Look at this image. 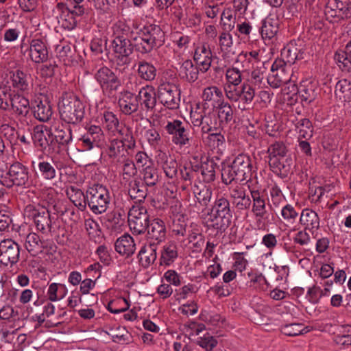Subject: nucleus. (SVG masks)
<instances>
[{
  "label": "nucleus",
  "mask_w": 351,
  "mask_h": 351,
  "mask_svg": "<svg viewBox=\"0 0 351 351\" xmlns=\"http://www.w3.org/2000/svg\"><path fill=\"white\" fill-rule=\"evenodd\" d=\"M292 69L283 60H275L271 67V73L267 77V82L274 88H277L290 82Z\"/></svg>",
  "instance_id": "obj_11"
},
{
  "label": "nucleus",
  "mask_w": 351,
  "mask_h": 351,
  "mask_svg": "<svg viewBox=\"0 0 351 351\" xmlns=\"http://www.w3.org/2000/svg\"><path fill=\"white\" fill-rule=\"evenodd\" d=\"M210 212L232 218L230 202L224 196H217L212 206Z\"/></svg>",
  "instance_id": "obj_49"
},
{
  "label": "nucleus",
  "mask_w": 351,
  "mask_h": 351,
  "mask_svg": "<svg viewBox=\"0 0 351 351\" xmlns=\"http://www.w3.org/2000/svg\"><path fill=\"white\" fill-rule=\"evenodd\" d=\"M300 224L306 230L313 233L320 227V219L318 214L312 209L304 208L300 215Z\"/></svg>",
  "instance_id": "obj_26"
},
{
  "label": "nucleus",
  "mask_w": 351,
  "mask_h": 351,
  "mask_svg": "<svg viewBox=\"0 0 351 351\" xmlns=\"http://www.w3.org/2000/svg\"><path fill=\"white\" fill-rule=\"evenodd\" d=\"M253 173L250 157L241 154L234 158L231 165L222 168L221 180L226 185L230 184L233 181L248 182L251 180Z\"/></svg>",
  "instance_id": "obj_1"
},
{
  "label": "nucleus",
  "mask_w": 351,
  "mask_h": 351,
  "mask_svg": "<svg viewBox=\"0 0 351 351\" xmlns=\"http://www.w3.org/2000/svg\"><path fill=\"white\" fill-rule=\"evenodd\" d=\"M140 107L142 108L141 113L143 118L147 116L149 112H152L156 105V97L155 88L152 85H146L141 88L136 95Z\"/></svg>",
  "instance_id": "obj_19"
},
{
  "label": "nucleus",
  "mask_w": 351,
  "mask_h": 351,
  "mask_svg": "<svg viewBox=\"0 0 351 351\" xmlns=\"http://www.w3.org/2000/svg\"><path fill=\"white\" fill-rule=\"evenodd\" d=\"M199 68L194 64L191 60H184L178 69V75L180 79L189 83H193L199 76Z\"/></svg>",
  "instance_id": "obj_33"
},
{
  "label": "nucleus",
  "mask_w": 351,
  "mask_h": 351,
  "mask_svg": "<svg viewBox=\"0 0 351 351\" xmlns=\"http://www.w3.org/2000/svg\"><path fill=\"white\" fill-rule=\"evenodd\" d=\"M193 194L197 202L203 206H206L210 202L213 195L211 187L204 184H195L193 188Z\"/></svg>",
  "instance_id": "obj_48"
},
{
  "label": "nucleus",
  "mask_w": 351,
  "mask_h": 351,
  "mask_svg": "<svg viewBox=\"0 0 351 351\" xmlns=\"http://www.w3.org/2000/svg\"><path fill=\"white\" fill-rule=\"evenodd\" d=\"M27 217L33 221L37 230L47 234L51 232V220L49 212L44 208L36 209L34 206L28 205L25 210Z\"/></svg>",
  "instance_id": "obj_15"
},
{
  "label": "nucleus",
  "mask_w": 351,
  "mask_h": 351,
  "mask_svg": "<svg viewBox=\"0 0 351 351\" xmlns=\"http://www.w3.org/2000/svg\"><path fill=\"white\" fill-rule=\"evenodd\" d=\"M45 246V242L36 233L30 232L27 234L25 247L32 256H35L42 252Z\"/></svg>",
  "instance_id": "obj_38"
},
{
  "label": "nucleus",
  "mask_w": 351,
  "mask_h": 351,
  "mask_svg": "<svg viewBox=\"0 0 351 351\" xmlns=\"http://www.w3.org/2000/svg\"><path fill=\"white\" fill-rule=\"evenodd\" d=\"M27 50L30 60L36 64L44 63L48 60V49L45 42L41 39L32 40Z\"/></svg>",
  "instance_id": "obj_23"
},
{
  "label": "nucleus",
  "mask_w": 351,
  "mask_h": 351,
  "mask_svg": "<svg viewBox=\"0 0 351 351\" xmlns=\"http://www.w3.org/2000/svg\"><path fill=\"white\" fill-rule=\"evenodd\" d=\"M339 67L343 71H351V38L347 43L343 51H338L335 55Z\"/></svg>",
  "instance_id": "obj_44"
},
{
  "label": "nucleus",
  "mask_w": 351,
  "mask_h": 351,
  "mask_svg": "<svg viewBox=\"0 0 351 351\" xmlns=\"http://www.w3.org/2000/svg\"><path fill=\"white\" fill-rule=\"evenodd\" d=\"M250 195L252 201V212L256 217V226L258 229H265L268 219L266 199L263 191L255 189H250Z\"/></svg>",
  "instance_id": "obj_10"
},
{
  "label": "nucleus",
  "mask_w": 351,
  "mask_h": 351,
  "mask_svg": "<svg viewBox=\"0 0 351 351\" xmlns=\"http://www.w3.org/2000/svg\"><path fill=\"white\" fill-rule=\"evenodd\" d=\"M146 230L149 237L156 241L158 244L165 238V225L164 221L160 219H154L148 222Z\"/></svg>",
  "instance_id": "obj_37"
},
{
  "label": "nucleus",
  "mask_w": 351,
  "mask_h": 351,
  "mask_svg": "<svg viewBox=\"0 0 351 351\" xmlns=\"http://www.w3.org/2000/svg\"><path fill=\"white\" fill-rule=\"evenodd\" d=\"M20 247L12 239H4L0 242V263L13 265L19 259Z\"/></svg>",
  "instance_id": "obj_17"
},
{
  "label": "nucleus",
  "mask_w": 351,
  "mask_h": 351,
  "mask_svg": "<svg viewBox=\"0 0 351 351\" xmlns=\"http://www.w3.org/2000/svg\"><path fill=\"white\" fill-rule=\"evenodd\" d=\"M35 175L38 178H41L44 180H52L56 177L57 171L53 166L49 162L40 161L34 167Z\"/></svg>",
  "instance_id": "obj_45"
},
{
  "label": "nucleus",
  "mask_w": 351,
  "mask_h": 351,
  "mask_svg": "<svg viewBox=\"0 0 351 351\" xmlns=\"http://www.w3.org/2000/svg\"><path fill=\"white\" fill-rule=\"evenodd\" d=\"M288 149L282 141H276L271 144L267 149L269 161L283 159L287 156Z\"/></svg>",
  "instance_id": "obj_55"
},
{
  "label": "nucleus",
  "mask_w": 351,
  "mask_h": 351,
  "mask_svg": "<svg viewBox=\"0 0 351 351\" xmlns=\"http://www.w3.org/2000/svg\"><path fill=\"white\" fill-rule=\"evenodd\" d=\"M36 106L34 109V117L42 122L48 121L52 116V108L49 103L45 101H36Z\"/></svg>",
  "instance_id": "obj_53"
},
{
  "label": "nucleus",
  "mask_w": 351,
  "mask_h": 351,
  "mask_svg": "<svg viewBox=\"0 0 351 351\" xmlns=\"http://www.w3.org/2000/svg\"><path fill=\"white\" fill-rule=\"evenodd\" d=\"M112 29L114 38L112 47L117 64L121 66L128 65L131 62L130 56L134 47V44L126 37L128 27L123 23L119 22L113 25Z\"/></svg>",
  "instance_id": "obj_3"
},
{
  "label": "nucleus",
  "mask_w": 351,
  "mask_h": 351,
  "mask_svg": "<svg viewBox=\"0 0 351 351\" xmlns=\"http://www.w3.org/2000/svg\"><path fill=\"white\" fill-rule=\"evenodd\" d=\"M110 203V192L101 184H93L86 189V206L95 215L104 213Z\"/></svg>",
  "instance_id": "obj_5"
},
{
  "label": "nucleus",
  "mask_w": 351,
  "mask_h": 351,
  "mask_svg": "<svg viewBox=\"0 0 351 351\" xmlns=\"http://www.w3.org/2000/svg\"><path fill=\"white\" fill-rule=\"evenodd\" d=\"M104 132L100 126L90 125L87 128V132L80 138L82 147L85 150H90L94 147H98L104 140Z\"/></svg>",
  "instance_id": "obj_22"
},
{
  "label": "nucleus",
  "mask_w": 351,
  "mask_h": 351,
  "mask_svg": "<svg viewBox=\"0 0 351 351\" xmlns=\"http://www.w3.org/2000/svg\"><path fill=\"white\" fill-rule=\"evenodd\" d=\"M121 111L125 115L134 114L135 121L143 120L141 113L142 108L140 107L137 95L128 90L121 92L118 101Z\"/></svg>",
  "instance_id": "obj_14"
},
{
  "label": "nucleus",
  "mask_w": 351,
  "mask_h": 351,
  "mask_svg": "<svg viewBox=\"0 0 351 351\" xmlns=\"http://www.w3.org/2000/svg\"><path fill=\"white\" fill-rule=\"evenodd\" d=\"M330 8H335L346 18L351 17V0H328Z\"/></svg>",
  "instance_id": "obj_63"
},
{
  "label": "nucleus",
  "mask_w": 351,
  "mask_h": 351,
  "mask_svg": "<svg viewBox=\"0 0 351 351\" xmlns=\"http://www.w3.org/2000/svg\"><path fill=\"white\" fill-rule=\"evenodd\" d=\"M255 97V90L248 84L243 83L229 94L226 97L231 102H239L238 109L243 111L247 109Z\"/></svg>",
  "instance_id": "obj_16"
},
{
  "label": "nucleus",
  "mask_w": 351,
  "mask_h": 351,
  "mask_svg": "<svg viewBox=\"0 0 351 351\" xmlns=\"http://www.w3.org/2000/svg\"><path fill=\"white\" fill-rule=\"evenodd\" d=\"M292 160L287 156L283 159L269 161V165L274 173L282 177L287 176L291 171Z\"/></svg>",
  "instance_id": "obj_51"
},
{
  "label": "nucleus",
  "mask_w": 351,
  "mask_h": 351,
  "mask_svg": "<svg viewBox=\"0 0 351 351\" xmlns=\"http://www.w3.org/2000/svg\"><path fill=\"white\" fill-rule=\"evenodd\" d=\"M158 243L149 242L145 243L138 252L139 263L144 268L154 263L157 258Z\"/></svg>",
  "instance_id": "obj_27"
},
{
  "label": "nucleus",
  "mask_w": 351,
  "mask_h": 351,
  "mask_svg": "<svg viewBox=\"0 0 351 351\" xmlns=\"http://www.w3.org/2000/svg\"><path fill=\"white\" fill-rule=\"evenodd\" d=\"M230 31L225 30L221 32L219 36V46L222 53V57L226 58H230L231 55L234 54V51L232 50L233 47V38Z\"/></svg>",
  "instance_id": "obj_46"
},
{
  "label": "nucleus",
  "mask_w": 351,
  "mask_h": 351,
  "mask_svg": "<svg viewBox=\"0 0 351 351\" xmlns=\"http://www.w3.org/2000/svg\"><path fill=\"white\" fill-rule=\"evenodd\" d=\"M66 293L67 289L64 285L53 282L48 287L47 297L50 302H56L63 299Z\"/></svg>",
  "instance_id": "obj_56"
},
{
  "label": "nucleus",
  "mask_w": 351,
  "mask_h": 351,
  "mask_svg": "<svg viewBox=\"0 0 351 351\" xmlns=\"http://www.w3.org/2000/svg\"><path fill=\"white\" fill-rule=\"evenodd\" d=\"M160 102L169 109H178L180 102V90L177 85L171 82H162L157 88Z\"/></svg>",
  "instance_id": "obj_9"
},
{
  "label": "nucleus",
  "mask_w": 351,
  "mask_h": 351,
  "mask_svg": "<svg viewBox=\"0 0 351 351\" xmlns=\"http://www.w3.org/2000/svg\"><path fill=\"white\" fill-rule=\"evenodd\" d=\"M156 161L162 167L167 177L172 179L176 176L178 163L173 156L161 149H158L156 151Z\"/></svg>",
  "instance_id": "obj_24"
},
{
  "label": "nucleus",
  "mask_w": 351,
  "mask_h": 351,
  "mask_svg": "<svg viewBox=\"0 0 351 351\" xmlns=\"http://www.w3.org/2000/svg\"><path fill=\"white\" fill-rule=\"evenodd\" d=\"M335 95L341 102L351 101V82L346 79L338 81L335 86Z\"/></svg>",
  "instance_id": "obj_52"
},
{
  "label": "nucleus",
  "mask_w": 351,
  "mask_h": 351,
  "mask_svg": "<svg viewBox=\"0 0 351 351\" xmlns=\"http://www.w3.org/2000/svg\"><path fill=\"white\" fill-rule=\"evenodd\" d=\"M284 99L287 100L289 104H293L297 100V92L301 97V100L307 104L313 102L317 97V86L313 82L304 80L300 83V88L293 84H290L283 89Z\"/></svg>",
  "instance_id": "obj_6"
},
{
  "label": "nucleus",
  "mask_w": 351,
  "mask_h": 351,
  "mask_svg": "<svg viewBox=\"0 0 351 351\" xmlns=\"http://www.w3.org/2000/svg\"><path fill=\"white\" fill-rule=\"evenodd\" d=\"M187 124L181 120L173 119L167 121L165 130L168 134L171 136L173 143L179 147H184L189 144V133L186 130Z\"/></svg>",
  "instance_id": "obj_13"
},
{
  "label": "nucleus",
  "mask_w": 351,
  "mask_h": 351,
  "mask_svg": "<svg viewBox=\"0 0 351 351\" xmlns=\"http://www.w3.org/2000/svg\"><path fill=\"white\" fill-rule=\"evenodd\" d=\"M135 66L137 67L136 73L140 79L147 82H152L155 80L157 70L153 64L142 60L138 61Z\"/></svg>",
  "instance_id": "obj_41"
},
{
  "label": "nucleus",
  "mask_w": 351,
  "mask_h": 351,
  "mask_svg": "<svg viewBox=\"0 0 351 351\" xmlns=\"http://www.w3.org/2000/svg\"><path fill=\"white\" fill-rule=\"evenodd\" d=\"M100 119L101 124L104 129L108 132L114 134L117 132L119 134L123 135L124 131L120 128V123L116 114L112 112L104 110L97 117Z\"/></svg>",
  "instance_id": "obj_28"
},
{
  "label": "nucleus",
  "mask_w": 351,
  "mask_h": 351,
  "mask_svg": "<svg viewBox=\"0 0 351 351\" xmlns=\"http://www.w3.org/2000/svg\"><path fill=\"white\" fill-rule=\"evenodd\" d=\"M10 105L14 113L20 118H25L29 113V100L23 95H13L10 98Z\"/></svg>",
  "instance_id": "obj_36"
},
{
  "label": "nucleus",
  "mask_w": 351,
  "mask_h": 351,
  "mask_svg": "<svg viewBox=\"0 0 351 351\" xmlns=\"http://www.w3.org/2000/svg\"><path fill=\"white\" fill-rule=\"evenodd\" d=\"M128 194L135 202H143L147 195V189L140 179L130 180L128 184Z\"/></svg>",
  "instance_id": "obj_30"
},
{
  "label": "nucleus",
  "mask_w": 351,
  "mask_h": 351,
  "mask_svg": "<svg viewBox=\"0 0 351 351\" xmlns=\"http://www.w3.org/2000/svg\"><path fill=\"white\" fill-rule=\"evenodd\" d=\"M299 139H309L313 136V129L312 123L308 119L299 120L295 125Z\"/></svg>",
  "instance_id": "obj_59"
},
{
  "label": "nucleus",
  "mask_w": 351,
  "mask_h": 351,
  "mask_svg": "<svg viewBox=\"0 0 351 351\" xmlns=\"http://www.w3.org/2000/svg\"><path fill=\"white\" fill-rule=\"evenodd\" d=\"M124 151V141L118 138H114L110 141L106 154L110 162L114 164L120 162V155Z\"/></svg>",
  "instance_id": "obj_47"
},
{
  "label": "nucleus",
  "mask_w": 351,
  "mask_h": 351,
  "mask_svg": "<svg viewBox=\"0 0 351 351\" xmlns=\"http://www.w3.org/2000/svg\"><path fill=\"white\" fill-rule=\"evenodd\" d=\"M62 120L69 124L80 123L85 115V106L78 96L73 93H62L58 102Z\"/></svg>",
  "instance_id": "obj_2"
},
{
  "label": "nucleus",
  "mask_w": 351,
  "mask_h": 351,
  "mask_svg": "<svg viewBox=\"0 0 351 351\" xmlns=\"http://www.w3.org/2000/svg\"><path fill=\"white\" fill-rule=\"evenodd\" d=\"M202 139L204 145L212 149H221L225 147V136L217 130L202 135Z\"/></svg>",
  "instance_id": "obj_42"
},
{
  "label": "nucleus",
  "mask_w": 351,
  "mask_h": 351,
  "mask_svg": "<svg viewBox=\"0 0 351 351\" xmlns=\"http://www.w3.org/2000/svg\"><path fill=\"white\" fill-rule=\"evenodd\" d=\"M224 95V91L215 85L205 87L201 95L203 108L206 110L211 106L213 109L225 99Z\"/></svg>",
  "instance_id": "obj_21"
},
{
  "label": "nucleus",
  "mask_w": 351,
  "mask_h": 351,
  "mask_svg": "<svg viewBox=\"0 0 351 351\" xmlns=\"http://www.w3.org/2000/svg\"><path fill=\"white\" fill-rule=\"evenodd\" d=\"M209 217L207 219L208 226L213 228L220 232H223L230 226L232 218L226 216L216 214L210 212L208 214Z\"/></svg>",
  "instance_id": "obj_43"
},
{
  "label": "nucleus",
  "mask_w": 351,
  "mask_h": 351,
  "mask_svg": "<svg viewBox=\"0 0 351 351\" xmlns=\"http://www.w3.org/2000/svg\"><path fill=\"white\" fill-rule=\"evenodd\" d=\"M178 256V247L175 241H169L165 243L161 250L159 258L160 265L165 266L171 265Z\"/></svg>",
  "instance_id": "obj_32"
},
{
  "label": "nucleus",
  "mask_w": 351,
  "mask_h": 351,
  "mask_svg": "<svg viewBox=\"0 0 351 351\" xmlns=\"http://www.w3.org/2000/svg\"><path fill=\"white\" fill-rule=\"evenodd\" d=\"M66 195L70 201L81 211L86 209V193L75 186H70L66 190Z\"/></svg>",
  "instance_id": "obj_40"
},
{
  "label": "nucleus",
  "mask_w": 351,
  "mask_h": 351,
  "mask_svg": "<svg viewBox=\"0 0 351 351\" xmlns=\"http://www.w3.org/2000/svg\"><path fill=\"white\" fill-rule=\"evenodd\" d=\"M110 335L112 341L117 343H128L131 340V335L124 328L112 330Z\"/></svg>",
  "instance_id": "obj_64"
},
{
  "label": "nucleus",
  "mask_w": 351,
  "mask_h": 351,
  "mask_svg": "<svg viewBox=\"0 0 351 351\" xmlns=\"http://www.w3.org/2000/svg\"><path fill=\"white\" fill-rule=\"evenodd\" d=\"M53 136V148L56 144L66 145L72 140V134L70 129L56 128Z\"/></svg>",
  "instance_id": "obj_60"
},
{
  "label": "nucleus",
  "mask_w": 351,
  "mask_h": 351,
  "mask_svg": "<svg viewBox=\"0 0 351 351\" xmlns=\"http://www.w3.org/2000/svg\"><path fill=\"white\" fill-rule=\"evenodd\" d=\"M143 183L146 186H155L159 180L158 169L153 165H148L141 171Z\"/></svg>",
  "instance_id": "obj_58"
},
{
  "label": "nucleus",
  "mask_w": 351,
  "mask_h": 351,
  "mask_svg": "<svg viewBox=\"0 0 351 351\" xmlns=\"http://www.w3.org/2000/svg\"><path fill=\"white\" fill-rule=\"evenodd\" d=\"M10 79L13 88L17 90L25 92L29 90L32 84L31 75L22 70L17 69L10 72Z\"/></svg>",
  "instance_id": "obj_29"
},
{
  "label": "nucleus",
  "mask_w": 351,
  "mask_h": 351,
  "mask_svg": "<svg viewBox=\"0 0 351 351\" xmlns=\"http://www.w3.org/2000/svg\"><path fill=\"white\" fill-rule=\"evenodd\" d=\"M114 247L117 253L129 257L134 253L136 245L133 238L130 235L125 234L117 239Z\"/></svg>",
  "instance_id": "obj_35"
},
{
  "label": "nucleus",
  "mask_w": 351,
  "mask_h": 351,
  "mask_svg": "<svg viewBox=\"0 0 351 351\" xmlns=\"http://www.w3.org/2000/svg\"><path fill=\"white\" fill-rule=\"evenodd\" d=\"M139 36L133 38L136 51L146 54L154 47H158L165 42V33L161 27L156 24L145 25L140 29Z\"/></svg>",
  "instance_id": "obj_4"
},
{
  "label": "nucleus",
  "mask_w": 351,
  "mask_h": 351,
  "mask_svg": "<svg viewBox=\"0 0 351 351\" xmlns=\"http://www.w3.org/2000/svg\"><path fill=\"white\" fill-rule=\"evenodd\" d=\"M32 138L36 147L45 149L47 147L53 148V136L51 130L45 125H36L32 133Z\"/></svg>",
  "instance_id": "obj_20"
},
{
  "label": "nucleus",
  "mask_w": 351,
  "mask_h": 351,
  "mask_svg": "<svg viewBox=\"0 0 351 351\" xmlns=\"http://www.w3.org/2000/svg\"><path fill=\"white\" fill-rule=\"evenodd\" d=\"M94 78L99 84L103 93L108 96L116 93L121 86V80L107 66L99 69L95 73Z\"/></svg>",
  "instance_id": "obj_8"
},
{
  "label": "nucleus",
  "mask_w": 351,
  "mask_h": 351,
  "mask_svg": "<svg viewBox=\"0 0 351 351\" xmlns=\"http://www.w3.org/2000/svg\"><path fill=\"white\" fill-rule=\"evenodd\" d=\"M243 71H241L237 67L232 66L226 69V82L223 86L225 96L227 93H231L232 90L239 87L242 82V75Z\"/></svg>",
  "instance_id": "obj_31"
},
{
  "label": "nucleus",
  "mask_w": 351,
  "mask_h": 351,
  "mask_svg": "<svg viewBox=\"0 0 351 351\" xmlns=\"http://www.w3.org/2000/svg\"><path fill=\"white\" fill-rule=\"evenodd\" d=\"M213 110L216 112L220 125H227L233 119V106L225 99Z\"/></svg>",
  "instance_id": "obj_39"
},
{
  "label": "nucleus",
  "mask_w": 351,
  "mask_h": 351,
  "mask_svg": "<svg viewBox=\"0 0 351 351\" xmlns=\"http://www.w3.org/2000/svg\"><path fill=\"white\" fill-rule=\"evenodd\" d=\"M302 53H300V50L296 46L291 43L285 47L281 51V59H277L276 60H283L285 64L291 67V65L295 63L298 59L302 58Z\"/></svg>",
  "instance_id": "obj_50"
},
{
  "label": "nucleus",
  "mask_w": 351,
  "mask_h": 351,
  "mask_svg": "<svg viewBox=\"0 0 351 351\" xmlns=\"http://www.w3.org/2000/svg\"><path fill=\"white\" fill-rule=\"evenodd\" d=\"M216 164L213 160L204 162L201 165V174L205 182L209 183L215 179Z\"/></svg>",
  "instance_id": "obj_62"
},
{
  "label": "nucleus",
  "mask_w": 351,
  "mask_h": 351,
  "mask_svg": "<svg viewBox=\"0 0 351 351\" xmlns=\"http://www.w3.org/2000/svg\"><path fill=\"white\" fill-rule=\"evenodd\" d=\"M194 60L202 73L207 72L210 68L213 54L210 47L206 44L198 45L194 53Z\"/></svg>",
  "instance_id": "obj_25"
},
{
  "label": "nucleus",
  "mask_w": 351,
  "mask_h": 351,
  "mask_svg": "<svg viewBox=\"0 0 351 351\" xmlns=\"http://www.w3.org/2000/svg\"><path fill=\"white\" fill-rule=\"evenodd\" d=\"M278 31V25L276 21L271 19H267L263 21L261 34L264 40H270L275 37Z\"/></svg>",
  "instance_id": "obj_57"
},
{
  "label": "nucleus",
  "mask_w": 351,
  "mask_h": 351,
  "mask_svg": "<svg viewBox=\"0 0 351 351\" xmlns=\"http://www.w3.org/2000/svg\"><path fill=\"white\" fill-rule=\"evenodd\" d=\"M281 331L287 336L294 337L307 333L309 329L302 324L293 323L282 326Z\"/></svg>",
  "instance_id": "obj_61"
},
{
  "label": "nucleus",
  "mask_w": 351,
  "mask_h": 351,
  "mask_svg": "<svg viewBox=\"0 0 351 351\" xmlns=\"http://www.w3.org/2000/svg\"><path fill=\"white\" fill-rule=\"evenodd\" d=\"M190 117L193 127L201 128L202 135L217 130L215 127L214 115L210 112H191Z\"/></svg>",
  "instance_id": "obj_18"
},
{
  "label": "nucleus",
  "mask_w": 351,
  "mask_h": 351,
  "mask_svg": "<svg viewBox=\"0 0 351 351\" xmlns=\"http://www.w3.org/2000/svg\"><path fill=\"white\" fill-rule=\"evenodd\" d=\"M0 182L7 188L13 186H25L29 183L28 168L20 162H14L8 169L4 176H1Z\"/></svg>",
  "instance_id": "obj_7"
},
{
  "label": "nucleus",
  "mask_w": 351,
  "mask_h": 351,
  "mask_svg": "<svg viewBox=\"0 0 351 351\" xmlns=\"http://www.w3.org/2000/svg\"><path fill=\"white\" fill-rule=\"evenodd\" d=\"M149 215L147 208L136 204L131 207L128 212V224L130 230L136 234L144 233L147 228Z\"/></svg>",
  "instance_id": "obj_12"
},
{
  "label": "nucleus",
  "mask_w": 351,
  "mask_h": 351,
  "mask_svg": "<svg viewBox=\"0 0 351 351\" xmlns=\"http://www.w3.org/2000/svg\"><path fill=\"white\" fill-rule=\"evenodd\" d=\"M65 11L67 12L66 16L68 17L65 21L68 22V23L64 24L63 25L69 29H72L77 25L75 18L82 16L85 12V8L83 5L76 4L73 7H66Z\"/></svg>",
  "instance_id": "obj_54"
},
{
  "label": "nucleus",
  "mask_w": 351,
  "mask_h": 351,
  "mask_svg": "<svg viewBox=\"0 0 351 351\" xmlns=\"http://www.w3.org/2000/svg\"><path fill=\"white\" fill-rule=\"evenodd\" d=\"M223 25L224 30L228 31H232L236 25L238 32L245 36H249L253 29L252 21L241 15L234 16L232 23H224Z\"/></svg>",
  "instance_id": "obj_34"
}]
</instances>
